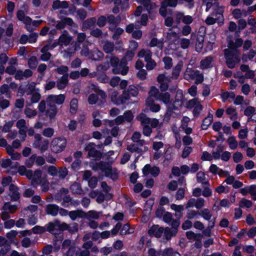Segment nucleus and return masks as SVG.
Wrapping results in <instances>:
<instances>
[{
    "label": "nucleus",
    "mask_w": 256,
    "mask_h": 256,
    "mask_svg": "<svg viewBox=\"0 0 256 256\" xmlns=\"http://www.w3.org/2000/svg\"><path fill=\"white\" fill-rule=\"evenodd\" d=\"M68 224L66 222H60L58 219H55L54 221L49 222L46 224V230L54 235H58L60 232L68 229Z\"/></svg>",
    "instance_id": "nucleus-1"
},
{
    "label": "nucleus",
    "mask_w": 256,
    "mask_h": 256,
    "mask_svg": "<svg viewBox=\"0 0 256 256\" xmlns=\"http://www.w3.org/2000/svg\"><path fill=\"white\" fill-rule=\"evenodd\" d=\"M158 99L166 105V116H168L169 118L172 114L174 110H178V107L174 104L172 103L170 95L168 92H160L158 96Z\"/></svg>",
    "instance_id": "nucleus-2"
},
{
    "label": "nucleus",
    "mask_w": 256,
    "mask_h": 256,
    "mask_svg": "<svg viewBox=\"0 0 256 256\" xmlns=\"http://www.w3.org/2000/svg\"><path fill=\"white\" fill-rule=\"evenodd\" d=\"M48 108L42 114H39L38 115V120L44 122H52L56 118L58 112V110L56 105H51L47 104Z\"/></svg>",
    "instance_id": "nucleus-3"
},
{
    "label": "nucleus",
    "mask_w": 256,
    "mask_h": 256,
    "mask_svg": "<svg viewBox=\"0 0 256 256\" xmlns=\"http://www.w3.org/2000/svg\"><path fill=\"white\" fill-rule=\"evenodd\" d=\"M184 78L186 80H195V84H202L204 80V74L198 70H194L192 68L188 67L186 70Z\"/></svg>",
    "instance_id": "nucleus-4"
},
{
    "label": "nucleus",
    "mask_w": 256,
    "mask_h": 256,
    "mask_svg": "<svg viewBox=\"0 0 256 256\" xmlns=\"http://www.w3.org/2000/svg\"><path fill=\"white\" fill-rule=\"evenodd\" d=\"M102 172H104L105 176L109 178L114 181L118 178V173L116 168H112V166L108 162L104 161L99 162V168Z\"/></svg>",
    "instance_id": "nucleus-5"
},
{
    "label": "nucleus",
    "mask_w": 256,
    "mask_h": 256,
    "mask_svg": "<svg viewBox=\"0 0 256 256\" xmlns=\"http://www.w3.org/2000/svg\"><path fill=\"white\" fill-rule=\"evenodd\" d=\"M67 141L64 137L54 138L50 144V149L52 152L58 154L62 152L66 148Z\"/></svg>",
    "instance_id": "nucleus-6"
},
{
    "label": "nucleus",
    "mask_w": 256,
    "mask_h": 256,
    "mask_svg": "<svg viewBox=\"0 0 256 256\" xmlns=\"http://www.w3.org/2000/svg\"><path fill=\"white\" fill-rule=\"evenodd\" d=\"M65 98V96L62 94L59 95L50 94L47 97L46 101L47 104L51 105H55V104L60 105L64 102Z\"/></svg>",
    "instance_id": "nucleus-7"
},
{
    "label": "nucleus",
    "mask_w": 256,
    "mask_h": 256,
    "mask_svg": "<svg viewBox=\"0 0 256 256\" xmlns=\"http://www.w3.org/2000/svg\"><path fill=\"white\" fill-rule=\"evenodd\" d=\"M94 143H90L86 147V150L88 151V156L97 160H100L102 157V153L94 148Z\"/></svg>",
    "instance_id": "nucleus-8"
},
{
    "label": "nucleus",
    "mask_w": 256,
    "mask_h": 256,
    "mask_svg": "<svg viewBox=\"0 0 256 256\" xmlns=\"http://www.w3.org/2000/svg\"><path fill=\"white\" fill-rule=\"evenodd\" d=\"M224 54L228 67L231 69L234 68L236 64L234 60L235 55L234 51L226 48L224 50Z\"/></svg>",
    "instance_id": "nucleus-9"
},
{
    "label": "nucleus",
    "mask_w": 256,
    "mask_h": 256,
    "mask_svg": "<svg viewBox=\"0 0 256 256\" xmlns=\"http://www.w3.org/2000/svg\"><path fill=\"white\" fill-rule=\"evenodd\" d=\"M164 228L158 224L152 225L148 230V233L151 236L160 238L162 236Z\"/></svg>",
    "instance_id": "nucleus-10"
},
{
    "label": "nucleus",
    "mask_w": 256,
    "mask_h": 256,
    "mask_svg": "<svg viewBox=\"0 0 256 256\" xmlns=\"http://www.w3.org/2000/svg\"><path fill=\"white\" fill-rule=\"evenodd\" d=\"M96 17H92L84 20L82 22V30L86 31L87 30L94 28L96 26Z\"/></svg>",
    "instance_id": "nucleus-11"
},
{
    "label": "nucleus",
    "mask_w": 256,
    "mask_h": 256,
    "mask_svg": "<svg viewBox=\"0 0 256 256\" xmlns=\"http://www.w3.org/2000/svg\"><path fill=\"white\" fill-rule=\"evenodd\" d=\"M72 40V38L70 36L68 32L66 30H64L60 36L58 40L60 42V46H67L70 44Z\"/></svg>",
    "instance_id": "nucleus-12"
},
{
    "label": "nucleus",
    "mask_w": 256,
    "mask_h": 256,
    "mask_svg": "<svg viewBox=\"0 0 256 256\" xmlns=\"http://www.w3.org/2000/svg\"><path fill=\"white\" fill-rule=\"evenodd\" d=\"M9 190L11 192V200L16 202L20 198V194L19 192V188L16 185L11 184H10Z\"/></svg>",
    "instance_id": "nucleus-13"
},
{
    "label": "nucleus",
    "mask_w": 256,
    "mask_h": 256,
    "mask_svg": "<svg viewBox=\"0 0 256 256\" xmlns=\"http://www.w3.org/2000/svg\"><path fill=\"white\" fill-rule=\"evenodd\" d=\"M74 23V21L72 18L65 17L62 19L61 20L58 22L56 27L58 30H62L64 28L66 25L72 26Z\"/></svg>",
    "instance_id": "nucleus-14"
},
{
    "label": "nucleus",
    "mask_w": 256,
    "mask_h": 256,
    "mask_svg": "<svg viewBox=\"0 0 256 256\" xmlns=\"http://www.w3.org/2000/svg\"><path fill=\"white\" fill-rule=\"evenodd\" d=\"M60 207L56 204H48L46 207V212L47 214L56 216L58 215Z\"/></svg>",
    "instance_id": "nucleus-15"
},
{
    "label": "nucleus",
    "mask_w": 256,
    "mask_h": 256,
    "mask_svg": "<svg viewBox=\"0 0 256 256\" xmlns=\"http://www.w3.org/2000/svg\"><path fill=\"white\" fill-rule=\"evenodd\" d=\"M184 98V94L182 91L180 90H178L176 91V93L174 98V100L172 99V103L174 104L178 107V110L179 108H180L182 104Z\"/></svg>",
    "instance_id": "nucleus-16"
},
{
    "label": "nucleus",
    "mask_w": 256,
    "mask_h": 256,
    "mask_svg": "<svg viewBox=\"0 0 256 256\" xmlns=\"http://www.w3.org/2000/svg\"><path fill=\"white\" fill-rule=\"evenodd\" d=\"M18 162H13L10 158H2V160L1 166L4 168H6L9 167L11 169H16L18 168Z\"/></svg>",
    "instance_id": "nucleus-17"
},
{
    "label": "nucleus",
    "mask_w": 256,
    "mask_h": 256,
    "mask_svg": "<svg viewBox=\"0 0 256 256\" xmlns=\"http://www.w3.org/2000/svg\"><path fill=\"white\" fill-rule=\"evenodd\" d=\"M68 82V74H66L57 80L56 87L58 90H63L66 87Z\"/></svg>",
    "instance_id": "nucleus-18"
},
{
    "label": "nucleus",
    "mask_w": 256,
    "mask_h": 256,
    "mask_svg": "<svg viewBox=\"0 0 256 256\" xmlns=\"http://www.w3.org/2000/svg\"><path fill=\"white\" fill-rule=\"evenodd\" d=\"M212 60L213 58L212 56H208L202 59L200 62V68L204 70L211 68Z\"/></svg>",
    "instance_id": "nucleus-19"
},
{
    "label": "nucleus",
    "mask_w": 256,
    "mask_h": 256,
    "mask_svg": "<svg viewBox=\"0 0 256 256\" xmlns=\"http://www.w3.org/2000/svg\"><path fill=\"white\" fill-rule=\"evenodd\" d=\"M213 121V115L210 112H208V116L205 118L201 124L202 130H206Z\"/></svg>",
    "instance_id": "nucleus-20"
},
{
    "label": "nucleus",
    "mask_w": 256,
    "mask_h": 256,
    "mask_svg": "<svg viewBox=\"0 0 256 256\" xmlns=\"http://www.w3.org/2000/svg\"><path fill=\"white\" fill-rule=\"evenodd\" d=\"M163 233L164 234L166 239L168 240H170L172 237L175 236L176 235L178 232L172 228L171 230L168 227H166L164 228Z\"/></svg>",
    "instance_id": "nucleus-21"
},
{
    "label": "nucleus",
    "mask_w": 256,
    "mask_h": 256,
    "mask_svg": "<svg viewBox=\"0 0 256 256\" xmlns=\"http://www.w3.org/2000/svg\"><path fill=\"white\" fill-rule=\"evenodd\" d=\"M107 21L110 24L117 26L120 22L121 17L120 15L116 17L112 14H110L107 17Z\"/></svg>",
    "instance_id": "nucleus-22"
},
{
    "label": "nucleus",
    "mask_w": 256,
    "mask_h": 256,
    "mask_svg": "<svg viewBox=\"0 0 256 256\" xmlns=\"http://www.w3.org/2000/svg\"><path fill=\"white\" fill-rule=\"evenodd\" d=\"M33 177L32 180V184H39L42 180V172L40 170L38 169L34 171L33 172Z\"/></svg>",
    "instance_id": "nucleus-23"
},
{
    "label": "nucleus",
    "mask_w": 256,
    "mask_h": 256,
    "mask_svg": "<svg viewBox=\"0 0 256 256\" xmlns=\"http://www.w3.org/2000/svg\"><path fill=\"white\" fill-rule=\"evenodd\" d=\"M162 256H181L177 252L174 251L172 248H164L162 252L161 251Z\"/></svg>",
    "instance_id": "nucleus-24"
},
{
    "label": "nucleus",
    "mask_w": 256,
    "mask_h": 256,
    "mask_svg": "<svg viewBox=\"0 0 256 256\" xmlns=\"http://www.w3.org/2000/svg\"><path fill=\"white\" fill-rule=\"evenodd\" d=\"M182 66V62H178L175 67L173 68L172 73V79L176 80L180 74V72Z\"/></svg>",
    "instance_id": "nucleus-25"
},
{
    "label": "nucleus",
    "mask_w": 256,
    "mask_h": 256,
    "mask_svg": "<svg viewBox=\"0 0 256 256\" xmlns=\"http://www.w3.org/2000/svg\"><path fill=\"white\" fill-rule=\"evenodd\" d=\"M18 206L16 204H11L10 202H6L2 207L4 210H8L11 214L14 213L18 210Z\"/></svg>",
    "instance_id": "nucleus-26"
},
{
    "label": "nucleus",
    "mask_w": 256,
    "mask_h": 256,
    "mask_svg": "<svg viewBox=\"0 0 256 256\" xmlns=\"http://www.w3.org/2000/svg\"><path fill=\"white\" fill-rule=\"evenodd\" d=\"M38 62L36 56H32L28 61V64L31 70H35L38 66Z\"/></svg>",
    "instance_id": "nucleus-27"
},
{
    "label": "nucleus",
    "mask_w": 256,
    "mask_h": 256,
    "mask_svg": "<svg viewBox=\"0 0 256 256\" xmlns=\"http://www.w3.org/2000/svg\"><path fill=\"white\" fill-rule=\"evenodd\" d=\"M48 144L49 140H44L38 144H37L36 147L40 150L41 153H43L48 150Z\"/></svg>",
    "instance_id": "nucleus-28"
},
{
    "label": "nucleus",
    "mask_w": 256,
    "mask_h": 256,
    "mask_svg": "<svg viewBox=\"0 0 256 256\" xmlns=\"http://www.w3.org/2000/svg\"><path fill=\"white\" fill-rule=\"evenodd\" d=\"M198 214L206 220H210L212 217V214L208 208H204L200 212H199Z\"/></svg>",
    "instance_id": "nucleus-29"
},
{
    "label": "nucleus",
    "mask_w": 256,
    "mask_h": 256,
    "mask_svg": "<svg viewBox=\"0 0 256 256\" xmlns=\"http://www.w3.org/2000/svg\"><path fill=\"white\" fill-rule=\"evenodd\" d=\"M98 95L100 97L101 100H98V105L100 106H102L106 103V93L102 90H98Z\"/></svg>",
    "instance_id": "nucleus-30"
},
{
    "label": "nucleus",
    "mask_w": 256,
    "mask_h": 256,
    "mask_svg": "<svg viewBox=\"0 0 256 256\" xmlns=\"http://www.w3.org/2000/svg\"><path fill=\"white\" fill-rule=\"evenodd\" d=\"M78 108V100L76 98H72L70 102V112L72 114H75Z\"/></svg>",
    "instance_id": "nucleus-31"
},
{
    "label": "nucleus",
    "mask_w": 256,
    "mask_h": 256,
    "mask_svg": "<svg viewBox=\"0 0 256 256\" xmlns=\"http://www.w3.org/2000/svg\"><path fill=\"white\" fill-rule=\"evenodd\" d=\"M182 216V214H179L178 217H177L176 219L172 220L171 222L172 228L178 232V228L180 226V219Z\"/></svg>",
    "instance_id": "nucleus-32"
},
{
    "label": "nucleus",
    "mask_w": 256,
    "mask_h": 256,
    "mask_svg": "<svg viewBox=\"0 0 256 256\" xmlns=\"http://www.w3.org/2000/svg\"><path fill=\"white\" fill-rule=\"evenodd\" d=\"M32 230L35 234H42L46 230V226H36L32 228Z\"/></svg>",
    "instance_id": "nucleus-33"
},
{
    "label": "nucleus",
    "mask_w": 256,
    "mask_h": 256,
    "mask_svg": "<svg viewBox=\"0 0 256 256\" xmlns=\"http://www.w3.org/2000/svg\"><path fill=\"white\" fill-rule=\"evenodd\" d=\"M127 90L130 94V96L136 97L138 94V88L134 84L130 85Z\"/></svg>",
    "instance_id": "nucleus-34"
},
{
    "label": "nucleus",
    "mask_w": 256,
    "mask_h": 256,
    "mask_svg": "<svg viewBox=\"0 0 256 256\" xmlns=\"http://www.w3.org/2000/svg\"><path fill=\"white\" fill-rule=\"evenodd\" d=\"M253 203L250 200L242 198L240 202L239 206L240 208H250L252 206Z\"/></svg>",
    "instance_id": "nucleus-35"
},
{
    "label": "nucleus",
    "mask_w": 256,
    "mask_h": 256,
    "mask_svg": "<svg viewBox=\"0 0 256 256\" xmlns=\"http://www.w3.org/2000/svg\"><path fill=\"white\" fill-rule=\"evenodd\" d=\"M107 21V18L105 16H100L96 19V25L100 28H102L106 26Z\"/></svg>",
    "instance_id": "nucleus-36"
},
{
    "label": "nucleus",
    "mask_w": 256,
    "mask_h": 256,
    "mask_svg": "<svg viewBox=\"0 0 256 256\" xmlns=\"http://www.w3.org/2000/svg\"><path fill=\"white\" fill-rule=\"evenodd\" d=\"M204 41V36H203L200 35L199 36H197V38L196 39V49L197 48L200 49L199 50H196L197 52H200L202 48L203 47Z\"/></svg>",
    "instance_id": "nucleus-37"
},
{
    "label": "nucleus",
    "mask_w": 256,
    "mask_h": 256,
    "mask_svg": "<svg viewBox=\"0 0 256 256\" xmlns=\"http://www.w3.org/2000/svg\"><path fill=\"white\" fill-rule=\"evenodd\" d=\"M36 154H33L30 156V158L26 159L25 162V164H26V166L29 168H32L35 162V160H36Z\"/></svg>",
    "instance_id": "nucleus-38"
},
{
    "label": "nucleus",
    "mask_w": 256,
    "mask_h": 256,
    "mask_svg": "<svg viewBox=\"0 0 256 256\" xmlns=\"http://www.w3.org/2000/svg\"><path fill=\"white\" fill-rule=\"evenodd\" d=\"M227 142L229 144L230 148L232 150H235L238 146V142L234 136L229 137Z\"/></svg>",
    "instance_id": "nucleus-39"
},
{
    "label": "nucleus",
    "mask_w": 256,
    "mask_h": 256,
    "mask_svg": "<svg viewBox=\"0 0 256 256\" xmlns=\"http://www.w3.org/2000/svg\"><path fill=\"white\" fill-rule=\"evenodd\" d=\"M205 178H206L205 174L204 172L200 171L197 173V174H196L197 182H201L202 184L209 185V182L208 181L204 182V180H205Z\"/></svg>",
    "instance_id": "nucleus-40"
},
{
    "label": "nucleus",
    "mask_w": 256,
    "mask_h": 256,
    "mask_svg": "<svg viewBox=\"0 0 256 256\" xmlns=\"http://www.w3.org/2000/svg\"><path fill=\"white\" fill-rule=\"evenodd\" d=\"M104 50L106 54H110L114 50V44L112 42H106L104 45Z\"/></svg>",
    "instance_id": "nucleus-41"
},
{
    "label": "nucleus",
    "mask_w": 256,
    "mask_h": 256,
    "mask_svg": "<svg viewBox=\"0 0 256 256\" xmlns=\"http://www.w3.org/2000/svg\"><path fill=\"white\" fill-rule=\"evenodd\" d=\"M123 116L124 120L128 122H131L133 120L134 118L132 112L130 110L125 111L124 113Z\"/></svg>",
    "instance_id": "nucleus-42"
},
{
    "label": "nucleus",
    "mask_w": 256,
    "mask_h": 256,
    "mask_svg": "<svg viewBox=\"0 0 256 256\" xmlns=\"http://www.w3.org/2000/svg\"><path fill=\"white\" fill-rule=\"evenodd\" d=\"M98 94H91L88 97V102L90 104L94 105L96 104L98 100Z\"/></svg>",
    "instance_id": "nucleus-43"
},
{
    "label": "nucleus",
    "mask_w": 256,
    "mask_h": 256,
    "mask_svg": "<svg viewBox=\"0 0 256 256\" xmlns=\"http://www.w3.org/2000/svg\"><path fill=\"white\" fill-rule=\"evenodd\" d=\"M203 106L198 102V103L194 107L192 111L193 115L194 117H198L200 112L202 110Z\"/></svg>",
    "instance_id": "nucleus-44"
},
{
    "label": "nucleus",
    "mask_w": 256,
    "mask_h": 256,
    "mask_svg": "<svg viewBox=\"0 0 256 256\" xmlns=\"http://www.w3.org/2000/svg\"><path fill=\"white\" fill-rule=\"evenodd\" d=\"M14 124V122L12 120H9L8 122H6L2 127V132L4 133L10 132Z\"/></svg>",
    "instance_id": "nucleus-45"
},
{
    "label": "nucleus",
    "mask_w": 256,
    "mask_h": 256,
    "mask_svg": "<svg viewBox=\"0 0 256 256\" xmlns=\"http://www.w3.org/2000/svg\"><path fill=\"white\" fill-rule=\"evenodd\" d=\"M104 56L102 52L98 50L96 53L90 56V58L93 60L99 61L103 58Z\"/></svg>",
    "instance_id": "nucleus-46"
},
{
    "label": "nucleus",
    "mask_w": 256,
    "mask_h": 256,
    "mask_svg": "<svg viewBox=\"0 0 256 256\" xmlns=\"http://www.w3.org/2000/svg\"><path fill=\"white\" fill-rule=\"evenodd\" d=\"M172 60L170 56H165L163 58V62L164 64V68L169 70L172 66Z\"/></svg>",
    "instance_id": "nucleus-47"
},
{
    "label": "nucleus",
    "mask_w": 256,
    "mask_h": 256,
    "mask_svg": "<svg viewBox=\"0 0 256 256\" xmlns=\"http://www.w3.org/2000/svg\"><path fill=\"white\" fill-rule=\"evenodd\" d=\"M24 112L26 117L28 118H33L37 114V111L36 110H32L30 108H26Z\"/></svg>",
    "instance_id": "nucleus-48"
},
{
    "label": "nucleus",
    "mask_w": 256,
    "mask_h": 256,
    "mask_svg": "<svg viewBox=\"0 0 256 256\" xmlns=\"http://www.w3.org/2000/svg\"><path fill=\"white\" fill-rule=\"evenodd\" d=\"M166 7H176L178 4V0H164L162 2Z\"/></svg>",
    "instance_id": "nucleus-49"
},
{
    "label": "nucleus",
    "mask_w": 256,
    "mask_h": 256,
    "mask_svg": "<svg viewBox=\"0 0 256 256\" xmlns=\"http://www.w3.org/2000/svg\"><path fill=\"white\" fill-rule=\"evenodd\" d=\"M255 108L252 106H248L244 110V114L247 116H252L255 112Z\"/></svg>",
    "instance_id": "nucleus-50"
},
{
    "label": "nucleus",
    "mask_w": 256,
    "mask_h": 256,
    "mask_svg": "<svg viewBox=\"0 0 256 256\" xmlns=\"http://www.w3.org/2000/svg\"><path fill=\"white\" fill-rule=\"evenodd\" d=\"M54 129L52 128H46L43 130L42 135L47 138H51L54 134Z\"/></svg>",
    "instance_id": "nucleus-51"
},
{
    "label": "nucleus",
    "mask_w": 256,
    "mask_h": 256,
    "mask_svg": "<svg viewBox=\"0 0 256 256\" xmlns=\"http://www.w3.org/2000/svg\"><path fill=\"white\" fill-rule=\"evenodd\" d=\"M166 212L164 207L158 206L156 211V216L159 219H161Z\"/></svg>",
    "instance_id": "nucleus-52"
},
{
    "label": "nucleus",
    "mask_w": 256,
    "mask_h": 256,
    "mask_svg": "<svg viewBox=\"0 0 256 256\" xmlns=\"http://www.w3.org/2000/svg\"><path fill=\"white\" fill-rule=\"evenodd\" d=\"M86 214V219L88 220L90 218L98 219L100 217L98 212L94 210H89Z\"/></svg>",
    "instance_id": "nucleus-53"
},
{
    "label": "nucleus",
    "mask_w": 256,
    "mask_h": 256,
    "mask_svg": "<svg viewBox=\"0 0 256 256\" xmlns=\"http://www.w3.org/2000/svg\"><path fill=\"white\" fill-rule=\"evenodd\" d=\"M138 120L141 121L142 124H148L150 122V118L146 117V115L143 113H141L138 116Z\"/></svg>",
    "instance_id": "nucleus-54"
},
{
    "label": "nucleus",
    "mask_w": 256,
    "mask_h": 256,
    "mask_svg": "<svg viewBox=\"0 0 256 256\" xmlns=\"http://www.w3.org/2000/svg\"><path fill=\"white\" fill-rule=\"evenodd\" d=\"M162 218L165 223L170 224L172 220V214L170 212H166Z\"/></svg>",
    "instance_id": "nucleus-55"
},
{
    "label": "nucleus",
    "mask_w": 256,
    "mask_h": 256,
    "mask_svg": "<svg viewBox=\"0 0 256 256\" xmlns=\"http://www.w3.org/2000/svg\"><path fill=\"white\" fill-rule=\"evenodd\" d=\"M124 30L121 28H117L112 34V38L117 40L120 38V36L124 32Z\"/></svg>",
    "instance_id": "nucleus-56"
},
{
    "label": "nucleus",
    "mask_w": 256,
    "mask_h": 256,
    "mask_svg": "<svg viewBox=\"0 0 256 256\" xmlns=\"http://www.w3.org/2000/svg\"><path fill=\"white\" fill-rule=\"evenodd\" d=\"M31 102L32 103H37L40 99L41 96L38 92H32Z\"/></svg>",
    "instance_id": "nucleus-57"
},
{
    "label": "nucleus",
    "mask_w": 256,
    "mask_h": 256,
    "mask_svg": "<svg viewBox=\"0 0 256 256\" xmlns=\"http://www.w3.org/2000/svg\"><path fill=\"white\" fill-rule=\"evenodd\" d=\"M90 34L94 37L99 38L102 35V30L99 28H96L91 30L90 32Z\"/></svg>",
    "instance_id": "nucleus-58"
},
{
    "label": "nucleus",
    "mask_w": 256,
    "mask_h": 256,
    "mask_svg": "<svg viewBox=\"0 0 256 256\" xmlns=\"http://www.w3.org/2000/svg\"><path fill=\"white\" fill-rule=\"evenodd\" d=\"M185 190L184 188H180L178 189L176 192V199L177 200H180L184 198V196Z\"/></svg>",
    "instance_id": "nucleus-59"
},
{
    "label": "nucleus",
    "mask_w": 256,
    "mask_h": 256,
    "mask_svg": "<svg viewBox=\"0 0 256 256\" xmlns=\"http://www.w3.org/2000/svg\"><path fill=\"white\" fill-rule=\"evenodd\" d=\"M68 68L66 66H61L56 69V72L58 74L62 75L68 74Z\"/></svg>",
    "instance_id": "nucleus-60"
},
{
    "label": "nucleus",
    "mask_w": 256,
    "mask_h": 256,
    "mask_svg": "<svg viewBox=\"0 0 256 256\" xmlns=\"http://www.w3.org/2000/svg\"><path fill=\"white\" fill-rule=\"evenodd\" d=\"M98 184V178L96 176H92L88 180V186L92 188H94L96 187Z\"/></svg>",
    "instance_id": "nucleus-61"
},
{
    "label": "nucleus",
    "mask_w": 256,
    "mask_h": 256,
    "mask_svg": "<svg viewBox=\"0 0 256 256\" xmlns=\"http://www.w3.org/2000/svg\"><path fill=\"white\" fill-rule=\"evenodd\" d=\"M192 147L186 146L182 150V157L184 158H186L192 152Z\"/></svg>",
    "instance_id": "nucleus-62"
},
{
    "label": "nucleus",
    "mask_w": 256,
    "mask_h": 256,
    "mask_svg": "<svg viewBox=\"0 0 256 256\" xmlns=\"http://www.w3.org/2000/svg\"><path fill=\"white\" fill-rule=\"evenodd\" d=\"M81 162L80 160H76L71 164L72 169L75 172L78 170L80 168Z\"/></svg>",
    "instance_id": "nucleus-63"
},
{
    "label": "nucleus",
    "mask_w": 256,
    "mask_h": 256,
    "mask_svg": "<svg viewBox=\"0 0 256 256\" xmlns=\"http://www.w3.org/2000/svg\"><path fill=\"white\" fill-rule=\"evenodd\" d=\"M148 256H160L161 250L156 251L154 248H150L148 252Z\"/></svg>",
    "instance_id": "nucleus-64"
}]
</instances>
